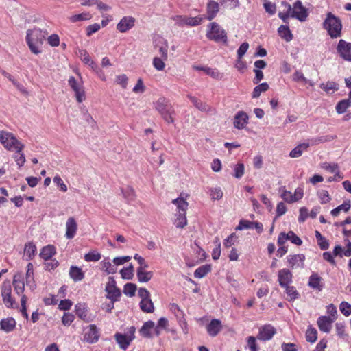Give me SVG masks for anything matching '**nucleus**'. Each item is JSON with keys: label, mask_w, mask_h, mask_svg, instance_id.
<instances>
[{"label": "nucleus", "mask_w": 351, "mask_h": 351, "mask_svg": "<svg viewBox=\"0 0 351 351\" xmlns=\"http://www.w3.org/2000/svg\"><path fill=\"white\" fill-rule=\"evenodd\" d=\"M65 237L67 239H72L75 237L77 231V223L73 217L67 219L66 223Z\"/></svg>", "instance_id": "4468645a"}, {"label": "nucleus", "mask_w": 351, "mask_h": 351, "mask_svg": "<svg viewBox=\"0 0 351 351\" xmlns=\"http://www.w3.org/2000/svg\"><path fill=\"white\" fill-rule=\"evenodd\" d=\"M101 270L107 274H114L117 271V267H115L114 264L111 262L109 257L104 258L100 262Z\"/></svg>", "instance_id": "4be33fe9"}, {"label": "nucleus", "mask_w": 351, "mask_h": 351, "mask_svg": "<svg viewBox=\"0 0 351 351\" xmlns=\"http://www.w3.org/2000/svg\"><path fill=\"white\" fill-rule=\"evenodd\" d=\"M136 285L133 283H127L123 287V293L128 296L132 297L135 295Z\"/></svg>", "instance_id": "338daca9"}, {"label": "nucleus", "mask_w": 351, "mask_h": 351, "mask_svg": "<svg viewBox=\"0 0 351 351\" xmlns=\"http://www.w3.org/2000/svg\"><path fill=\"white\" fill-rule=\"evenodd\" d=\"M292 273L288 269L284 268L278 272V281L282 287L290 285L292 282Z\"/></svg>", "instance_id": "dca6fc26"}, {"label": "nucleus", "mask_w": 351, "mask_h": 351, "mask_svg": "<svg viewBox=\"0 0 351 351\" xmlns=\"http://www.w3.org/2000/svg\"><path fill=\"white\" fill-rule=\"evenodd\" d=\"M0 143L5 149L12 152H20L24 148V145L16 136L8 131H0Z\"/></svg>", "instance_id": "7ed1b4c3"}, {"label": "nucleus", "mask_w": 351, "mask_h": 351, "mask_svg": "<svg viewBox=\"0 0 351 351\" xmlns=\"http://www.w3.org/2000/svg\"><path fill=\"white\" fill-rule=\"evenodd\" d=\"M211 270L210 265H204L199 267L194 271V277L196 278H202L208 274Z\"/></svg>", "instance_id": "09e8293b"}, {"label": "nucleus", "mask_w": 351, "mask_h": 351, "mask_svg": "<svg viewBox=\"0 0 351 351\" xmlns=\"http://www.w3.org/2000/svg\"><path fill=\"white\" fill-rule=\"evenodd\" d=\"M350 104L351 101H350V99H343L339 101L335 107L337 112L338 114L344 113Z\"/></svg>", "instance_id": "4d7b16f0"}, {"label": "nucleus", "mask_w": 351, "mask_h": 351, "mask_svg": "<svg viewBox=\"0 0 351 351\" xmlns=\"http://www.w3.org/2000/svg\"><path fill=\"white\" fill-rule=\"evenodd\" d=\"M238 242V237L235 233H232L223 241V246L226 248H229L231 246L235 245Z\"/></svg>", "instance_id": "0e129e2a"}, {"label": "nucleus", "mask_w": 351, "mask_h": 351, "mask_svg": "<svg viewBox=\"0 0 351 351\" xmlns=\"http://www.w3.org/2000/svg\"><path fill=\"white\" fill-rule=\"evenodd\" d=\"M308 285L317 291H321L324 287V282L317 273H313L308 278Z\"/></svg>", "instance_id": "f3484780"}, {"label": "nucleus", "mask_w": 351, "mask_h": 351, "mask_svg": "<svg viewBox=\"0 0 351 351\" xmlns=\"http://www.w3.org/2000/svg\"><path fill=\"white\" fill-rule=\"evenodd\" d=\"M90 17H91V16L89 13L84 12V13L74 14L69 17V20L72 23H75L77 21L89 20L90 19Z\"/></svg>", "instance_id": "e2e57ef3"}, {"label": "nucleus", "mask_w": 351, "mask_h": 351, "mask_svg": "<svg viewBox=\"0 0 351 351\" xmlns=\"http://www.w3.org/2000/svg\"><path fill=\"white\" fill-rule=\"evenodd\" d=\"M205 73L217 80H221L223 77V74L217 69H207L205 70Z\"/></svg>", "instance_id": "69168bd1"}, {"label": "nucleus", "mask_w": 351, "mask_h": 351, "mask_svg": "<svg viewBox=\"0 0 351 351\" xmlns=\"http://www.w3.org/2000/svg\"><path fill=\"white\" fill-rule=\"evenodd\" d=\"M47 35V32L40 28H34L27 31L26 42L33 53L37 55L42 53V46Z\"/></svg>", "instance_id": "f257e3e1"}, {"label": "nucleus", "mask_w": 351, "mask_h": 351, "mask_svg": "<svg viewBox=\"0 0 351 351\" xmlns=\"http://www.w3.org/2000/svg\"><path fill=\"white\" fill-rule=\"evenodd\" d=\"M222 329L221 322L218 319H213L206 326V330L210 337L217 336Z\"/></svg>", "instance_id": "6ab92c4d"}, {"label": "nucleus", "mask_w": 351, "mask_h": 351, "mask_svg": "<svg viewBox=\"0 0 351 351\" xmlns=\"http://www.w3.org/2000/svg\"><path fill=\"white\" fill-rule=\"evenodd\" d=\"M291 18H295L301 22L305 21L308 15L307 10L299 0L293 3V7H291Z\"/></svg>", "instance_id": "0eeeda50"}, {"label": "nucleus", "mask_w": 351, "mask_h": 351, "mask_svg": "<svg viewBox=\"0 0 351 351\" xmlns=\"http://www.w3.org/2000/svg\"><path fill=\"white\" fill-rule=\"evenodd\" d=\"M207 10V19L209 21L213 20L219 10V3L213 0L208 1L206 7Z\"/></svg>", "instance_id": "393cba45"}, {"label": "nucleus", "mask_w": 351, "mask_h": 351, "mask_svg": "<svg viewBox=\"0 0 351 351\" xmlns=\"http://www.w3.org/2000/svg\"><path fill=\"white\" fill-rule=\"evenodd\" d=\"M147 268H137L136 276L140 282H147L153 277V272L146 271Z\"/></svg>", "instance_id": "c85d7f7f"}, {"label": "nucleus", "mask_w": 351, "mask_h": 351, "mask_svg": "<svg viewBox=\"0 0 351 351\" xmlns=\"http://www.w3.org/2000/svg\"><path fill=\"white\" fill-rule=\"evenodd\" d=\"M13 285L17 294H22L24 291L25 284L23 280L22 274L19 273L14 275Z\"/></svg>", "instance_id": "c756f323"}, {"label": "nucleus", "mask_w": 351, "mask_h": 351, "mask_svg": "<svg viewBox=\"0 0 351 351\" xmlns=\"http://www.w3.org/2000/svg\"><path fill=\"white\" fill-rule=\"evenodd\" d=\"M234 177L240 179L243 177L245 173V166L243 163H238L233 167Z\"/></svg>", "instance_id": "052dcab7"}, {"label": "nucleus", "mask_w": 351, "mask_h": 351, "mask_svg": "<svg viewBox=\"0 0 351 351\" xmlns=\"http://www.w3.org/2000/svg\"><path fill=\"white\" fill-rule=\"evenodd\" d=\"M155 328V324L154 322L149 320L144 323L143 326L139 330V333L142 337H151V331Z\"/></svg>", "instance_id": "72a5a7b5"}, {"label": "nucleus", "mask_w": 351, "mask_h": 351, "mask_svg": "<svg viewBox=\"0 0 351 351\" xmlns=\"http://www.w3.org/2000/svg\"><path fill=\"white\" fill-rule=\"evenodd\" d=\"M285 289V292L287 295V300L289 301H294L300 298V293L293 286L288 285L286 287H282Z\"/></svg>", "instance_id": "37998d69"}, {"label": "nucleus", "mask_w": 351, "mask_h": 351, "mask_svg": "<svg viewBox=\"0 0 351 351\" xmlns=\"http://www.w3.org/2000/svg\"><path fill=\"white\" fill-rule=\"evenodd\" d=\"M134 332L135 328L132 326L129 329V335H126L120 333L115 335L116 341L121 349L125 350L128 348L131 341L134 338Z\"/></svg>", "instance_id": "6e6552de"}, {"label": "nucleus", "mask_w": 351, "mask_h": 351, "mask_svg": "<svg viewBox=\"0 0 351 351\" xmlns=\"http://www.w3.org/2000/svg\"><path fill=\"white\" fill-rule=\"evenodd\" d=\"M278 33L287 42H289L293 39V34L287 25H280L278 29Z\"/></svg>", "instance_id": "e433bc0d"}, {"label": "nucleus", "mask_w": 351, "mask_h": 351, "mask_svg": "<svg viewBox=\"0 0 351 351\" xmlns=\"http://www.w3.org/2000/svg\"><path fill=\"white\" fill-rule=\"evenodd\" d=\"M282 6L285 8V12H280L278 13V16L280 19L283 21V22L287 23V20L289 17H291V6L287 2L282 1Z\"/></svg>", "instance_id": "a18cd8bd"}, {"label": "nucleus", "mask_w": 351, "mask_h": 351, "mask_svg": "<svg viewBox=\"0 0 351 351\" xmlns=\"http://www.w3.org/2000/svg\"><path fill=\"white\" fill-rule=\"evenodd\" d=\"M134 267L130 264L128 267H124L120 270V274L124 280H132L134 277Z\"/></svg>", "instance_id": "49530a36"}, {"label": "nucleus", "mask_w": 351, "mask_h": 351, "mask_svg": "<svg viewBox=\"0 0 351 351\" xmlns=\"http://www.w3.org/2000/svg\"><path fill=\"white\" fill-rule=\"evenodd\" d=\"M56 253V247L52 245H48L42 248L40 256L47 261L50 259Z\"/></svg>", "instance_id": "473e14b6"}, {"label": "nucleus", "mask_w": 351, "mask_h": 351, "mask_svg": "<svg viewBox=\"0 0 351 351\" xmlns=\"http://www.w3.org/2000/svg\"><path fill=\"white\" fill-rule=\"evenodd\" d=\"M319 86L328 94H332L339 89L338 84L333 81L322 83Z\"/></svg>", "instance_id": "58836bf2"}, {"label": "nucleus", "mask_w": 351, "mask_h": 351, "mask_svg": "<svg viewBox=\"0 0 351 351\" xmlns=\"http://www.w3.org/2000/svg\"><path fill=\"white\" fill-rule=\"evenodd\" d=\"M173 20L176 22V23L179 26H196L202 23V17H188L178 15L173 18Z\"/></svg>", "instance_id": "9d476101"}, {"label": "nucleus", "mask_w": 351, "mask_h": 351, "mask_svg": "<svg viewBox=\"0 0 351 351\" xmlns=\"http://www.w3.org/2000/svg\"><path fill=\"white\" fill-rule=\"evenodd\" d=\"M139 306L141 311L147 313H153L154 311V304L151 298L147 300H141Z\"/></svg>", "instance_id": "c03bdc74"}, {"label": "nucleus", "mask_w": 351, "mask_h": 351, "mask_svg": "<svg viewBox=\"0 0 351 351\" xmlns=\"http://www.w3.org/2000/svg\"><path fill=\"white\" fill-rule=\"evenodd\" d=\"M269 89V85L267 82H263L254 87L252 92V98H258L262 93L266 92Z\"/></svg>", "instance_id": "864d4df0"}, {"label": "nucleus", "mask_w": 351, "mask_h": 351, "mask_svg": "<svg viewBox=\"0 0 351 351\" xmlns=\"http://www.w3.org/2000/svg\"><path fill=\"white\" fill-rule=\"evenodd\" d=\"M335 322L327 316H321L317 319V324L319 329L326 333H329L332 329V324Z\"/></svg>", "instance_id": "a211bd4d"}, {"label": "nucleus", "mask_w": 351, "mask_h": 351, "mask_svg": "<svg viewBox=\"0 0 351 351\" xmlns=\"http://www.w3.org/2000/svg\"><path fill=\"white\" fill-rule=\"evenodd\" d=\"M306 339L308 342H315L317 339V332L316 329L309 327L306 332Z\"/></svg>", "instance_id": "680f3d73"}, {"label": "nucleus", "mask_w": 351, "mask_h": 351, "mask_svg": "<svg viewBox=\"0 0 351 351\" xmlns=\"http://www.w3.org/2000/svg\"><path fill=\"white\" fill-rule=\"evenodd\" d=\"M350 201H344L343 203L330 211L333 217H337L341 212L347 213L350 208Z\"/></svg>", "instance_id": "a19ab883"}, {"label": "nucleus", "mask_w": 351, "mask_h": 351, "mask_svg": "<svg viewBox=\"0 0 351 351\" xmlns=\"http://www.w3.org/2000/svg\"><path fill=\"white\" fill-rule=\"evenodd\" d=\"M155 108L159 112V113L162 115L163 119L168 123H173L174 121L173 114H174V109L165 98H160L155 103Z\"/></svg>", "instance_id": "20e7f679"}, {"label": "nucleus", "mask_w": 351, "mask_h": 351, "mask_svg": "<svg viewBox=\"0 0 351 351\" xmlns=\"http://www.w3.org/2000/svg\"><path fill=\"white\" fill-rule=\"evenodd\" d=\"M337 49L342 58L348 61H351V43L344 40H340Z\"/></svg>", "instance_id": "ddd939ff"}, {"label": "nucleus", "mask_w": 351, "mask_h": 351, "mask_svg": "<svg viewBox=\"0 0 351 351\" xmlns=\"http://www.w3.org/2000/svg\"><path fill=\"white\" fill-rule=\"evenodd\" d=\"M69 276L74 282H80L84 278L85 275L82 268L72 265L69 269Z\"/></svg>", "instance_id": "a878e982"}, {"label": "nucleus", "mask_w": 351, "mask_h": 351, "mask_svg": "<svg viewBox=\"0 0 351 351\" xmlns=\"http://www.w3.org/2000/svg\"><path fill=\"white\" fill-rule=\"evenodd\" d=\"M276 333V330L272 325L265 324L259 328L257 338L263 341H269Z\"/></svg>", "instance_id": "9b49d317"}, {"label": "nucleus", "mask_w": 351, "mask_h": 351, "mask_svg": "<svg viewBox=\"0 0 351 351\" xmlns=\"http://www.w3.org/2000/svg\"><path fill=\"white\" fill-rule=\"evenodd\" d=\"M173 224L178 228H183L184 226H186L187 224L186 213H176Z\"/></svg>", "instance_id": "4c0bfd02"}, {"label": "nucleus", "mask_w": 351, "mask_h": 351, "mask_svg": "<svg viewBox=\"0 0 351 351\" xmlns=\"http://www.w3.org/2000/svg\"><path fill=\"white\" fill-rule=\"evenodd\" d=\"M166 60H167V59H164L162 57H154L153 58L152 65L156 70L158 71H162L165 68V62Z\"/></svg>", "instance_id": "5fc2aeb1"}, {"label": "nucleus", "mask_w": 351, "mask_h": 351, "mask_svg": "<svg viewBox=\"0 0 351 351\" xmlns=\"http://www.w3.org/2000/svg\"><path fill=\"white\" fill-rule=\"evenodd\" d=\"M99 329L95 324H90L84 329V341L88 343H95L99 339Z\"/></svg>", "instance_id": "1a4fd4ad"}, {"label": "nucleus", "mask_w": 351, "mask_h": 351, "mask_svg": "<svg viewBox=\"0 0 351 351\" xmlns=\"http://www.w3.org/2000/svg\"><path fill=\"white\" fill-rule=\"evenodd\" d=\"M1 295L5 305L8 308L12 307L14 304V300L11 296L10 287H3L1 291Z\"/></svg>", "instance_id": "7c9ffc66"}, {"label": "nucleus", "mask_w": 351, "mask_h": 351, "mask_svg": "<svg viewBox=\"0 0 351 351\" xmlns=\"http://www.w3.org/2000/svg\"><path fill=\"white\" fill-rule=\"evenodd\" d=\"M122 194L123 197L128 202H132L135 199L136 195L134 190L130 186H127L126 187L122 189Z\"/></svg>", "instance_id": "de8ad7c7"}, {"label": "nucleus", "mask_w": 351, "mask_h": 351, "mask_svg": "<svg viewBox=\"0 0 351 351\" xmlns=\"http://www.w3.org/2000/svg\"><path fill=\"white\" fill-rule=\"evenodd\" d=\"M317 195L319 198L320 204H328L332 199L328 191L325 189L319 190L317 193Z\"/></svg>", "instance_id": "8fccbe9b"}, {"label": "nucleus", "mask_w": 351, "mask_h": 351, "mask_svg": "<svg viewBox=\"0 0 351 351\" xmlns=\"http://www.w3.org/2000/svg\"><path fill=\"white\" fill-rule=\"evenodd\" d=\"M289 266L292 269L302 268L304 265L305 256L304 254H298L294 255H289L287 256Z\"/></svg>", "instance_id": "2eb2a0df"}, {"label": "nucleus", "mask_w": 351, "mask_h": 351, "mask_svg": "<svg viewBox=\"0 0 351 351\" xmlns=\"http://www.w3.org/2000/svg\"><path fill=\"white\" fill-rule=\"evenodd\" d=\"M78 56L84 64L90 66L91 69H96V63L92 60L86 50L80 49L78 51Z\"/></svg>", "instance_id": "2f4dec72"}, {"label": "nucleus", "mask_w": 351, "mask_h": 351, "mask_svg": "<svg viewBox=\"0 0 351 351\" xmlns=\"http://www.w3.org/2000/svg\"><path fill=\"white\" fill-rule=\"evenodd\" d=\"M106 298L112 302H116L121 296V291L116 285V281L113 277H109L105 287Z\"/></svg>", "instance_id": "423d86ee"}, {"label": "nucleus", "mask_w": 351, "mask_h": 351, "mask_svg": "<svg viewBox=\"0 0 351 351\" xmlns=\"http://www.w3.org/2000/svg\"><path fill=\"white\" fill-rule=\"evenodd\" d=\"M309 146L310 143L308 142H304L298 145L290 152L289 156L291 158H298L301 156L304 152L307 151Z\"/></svg>", "instance_id": "cd10ccee"}, {"label": "nucleus", "mask_w": 351, "mask_h": 351, "mask_svg": "<svg viewBox=\"0 0 351 351\" xmlns=\"http://www.w3.org/2000/svg\"><path fill=\"white\" fill-rule=\"evenodd\" d=\"M172 203L176 206V212L180 213H186L188 208V202L182 197H178L172 201Z\"/></svg>", "instance_id": "f704fd0d"}, {"label": "nucleus", "mask_w": 351, "mask_h": 351, "mask_svg": "<svg viewBox=\"0 0 351 351\" xmlns=\"http://www.w3.org/2000/svg\"><path fill=\"white\" fill-rule=\"evenodd\" d=\"M248 115L243 111L238 112L234 120V126L239 130L244 128L248 123Z\"/></svg>", "instance_id": "aec40b11"}, {"label": "nucleus", "mask_w": 351, "mask_h": 351, "mask_svg": "<svg viewBox=\"0 0 351 351\" xmlns=\"http://www.w3.org/2000/svg\"><path fill=\"white\" fill-rule=\"evenodd\" d=\"M280 197L281 198L286 202L289 204H292L293 202V193L289 191H287L285 187L281 188L280 189Z\"/></svg>", "instance_id": "774afa93"}, {"label": "nucleus", "mask_w": 351, "mask_h": 351, "mask_svg": "<svg viewBox=\"0 0 351 351\" xmlns=\"http://www.w3.org/2000/svg\"><path fill=\"white\" fill-rule=\"evenodd\" d=\"M76 315L78 317L86 322L92 321L90 316L88 314V311L85 304L79 303L75 306Z\"/></svg>", "instance_id": "412c9836"}, {"label": "nucleus", "mask_w": 351, "mask_h": 351, "mask_svg": "<svg viewBox=\"0 0 351 351\" xmlns=\"http://www.w3.org/2000/svg\"><path fill=\"white\" fill-rule=\"evenodd\" d=\"M208 193L213 201L221 199L223 195L221 189L219 186L208 188Z\"/></svg>", "instance_id": "79ce46f5"}, {"label": "nucleus", "mask_w": 351, "mask_h": 351, "mask_svg": "<svg viewBox=\"0 0 351 351\" xmlns=\"http://www.w3.org/2000/svg\"><path fill=\"white\" fill-rule=\"evenodd\" d=\"M337 138V135L328 134L316 138L312 139V145H317L319 143H324L326 142H331Z\"/></svg>", "instance_id": "3c124183"}, {"label": "nucleus", "mask_w": 351, "mask_h": 351, "mask_svg": "<svg viewBox=\"0 0 351 351\" xmlns=\"http://www.w3.org/2000/svg\"><path fill=\"white\" fill-rule=\"evenodd\" d=\"M36 246L32 242H29L25 245V254L28 257L29 259H32L36 252Z\"/></svg>", "instance_id": "6e6d98bb"}, {"label": "nucleus", "mask_w": 351, "mask_h": 351, "mask_svg": "<svg viewBox=\"0 0 351 351\" xmlns=\"http://www.w3.org/2000/svg\"><path fill=\"white\" fill-rule=\"evenodd\" d=\"M315 237L317 244L322 250H326L328 248V241L322 235L319 231H315Z\"/></svg>", "instance_id": "13d9d810"}, {"label": "nucleus", "mask_w": 351, "mask_h": 351, "mask_svg": "<svg viewBox=\"0 0 351 351\" xmlns=\"http://www.w3.org/2000/svg\"><path fill=\"white\" fill-rule=\"evenodd\" d=\"M155 48L158 50V57H162L164 59L168 58L169 45L165 39L160 38L156 43Z\"/></svg>", "instance_id": "b1692460"}, {"label": "nucleus", "mask_w": 351, "mask_h": 351, "mask_svg": "<svg viewBox=\"0 0 351 351\" xmlns=\"http://www.w3.org/2000/svg\"><path fill=\"white\" fill-rule=\"evenodd\" d=\"M345 241L346 242V249H343L340 245H336L333 250L334 256H339L340 257L343 256L346 257L351 256V242L348 239H345Z\"/></svg>", "instance_id": "5701e85b"}, {"label": "nucleus", "mask_w": 351, "mask_h": 351, "mask_svg": "<svg viewBox=\"0 0 351 351\" xmlns=\"http://www.w3.org/2000/svg\"><path fill=\"white\" fill-rule=\"evenodd\" d=\"M16 326V321L12 317H8L1 319L0 322V329L5 332L12 331Z\"/></svg>", "instance_id": "bb28decb"}, {"label": "nucleus", "mask_w": 351, "mask_h": 351, "mask_svg": "<svg viewBox=\"0 0 351 351\" xmlns=\"http://www.w3.org/2000/svg\"><path fill=\"white\" fill-rule=\"evenodd\" d=\"M101 258V254L97 250H92L84 254V258L86 262H97Z\"/></svg>", "instance_id": "603ef678"}, {"label": "nucleus", "mask_w": 351, "mask_h": 351, "mask_svg": "<svg viewBox=\"0 0 351 351\" xmlns=\"http://www.w3.org/2000/svg\"><path fill=\"white\" fill-rule=\"evenodd\" d=\"M206 37L216 43H221L226 45L228 37L226 31L217 23L213 22L208 26Z\"/></svg>", "instance_id": "39448f33"}, {"label": "nucleus", "mask_w": 351, "mask_h": 351, "mask_svg": "<svg viewBox=\"0 0 351 351\" xmlns=\"http://www.w3.org/2000/svg\"><path fill=\"white\" fill-rule=\"evenodd\" d=\"M26 285L29 286L31 289H34L35 287L34 279V266L31 263H28L27 266Z\"/></svg>", "instance_id": "ea45409f"}, {"label": "nucleus", "mask_w": 351, "mask_h": 351, "mask_svg": "<svg viewBox=\"0 0 351 351\" xmlns=\"http://www.w3.org/2000/svg\"><path fill=\"white\" fill-rule=\"evenodd\" d=\"M322 168L332 173H336L339 179H342L343 176L341 175L339 166L337 163L324 162L321 165Z\"/></svg>", "instance_id": "c9c22d12"}, {"label": "nucleus", "mask_w": 351, "mask_h": 351, "mask_svg": "<svg viewBox=\"0 0 351 351\" xmlns=\"http://www.w3.org/2000/svg\"><path fill=\"white\" fill-rule=\"evenodd\" d=\"M136 20L132 16H123L117 25V29L121 33H125L135 25Z\"/></svg>", "instance_id": "f8f14e48"}, {"label": "nucleus", "mask_w": 351, "mask_h": 351, "mask_svg": "<svg viewBox=\"0 0 351 351\" xmlns=\"http://www.w3.org/2000/svg\"><path fill=\"white\" fill-rule=\"evenodd\" d=\"M168 326V320L165 317L159 319L156 326L154 328V331L156 335H159L162 330L166 329Z\"/></svg>", "instance_id": "bf43d9fd"}, {"label": "nucleus", "mask_w": 351, "mask_h": 351, "mask_svg": "<svg viewBox=\"0 0 351 351\" xmlns=\"http://www.w3.org/2000/svg\"><path fill=\"white\" fill-rule=\"evenodd\" d=\"M323 28L332 38H337L341 36L342 23L341 19L333 14L328 12L326 17L323 22Z\"/></svg>", "instance_id": "f03ea898"}]
</instances>
